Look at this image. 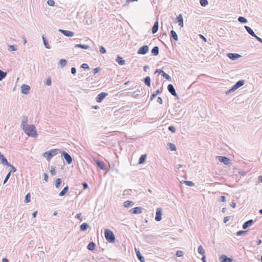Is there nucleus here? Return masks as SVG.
<instances>
[{
  "label": "nucleus",
  "mask_w": 262,
  "mask_h": 262,
  "mask_svg": "<svg viewBox=\"0 0 262 262\" xmlns=\"http://www.w3.org/2000/svg\"><path fill=\"white\" fill-rule=\"evenodd\" d=\"M236 205V203L234 202V201H232L230 204L231 207L233 208H235Z\"/></svg>",
  "instance_id": "nucleus-62"
},
{
  "label": "nucleus",
  "mask_w": 262,
  "mask_h": 262,
  "mask_svg": "<svg viewBox=\"0 0 262 262\" xmlns=\"http://www.w3.org/2000/svg\"><path fill=\"white\" fill-rule=\"evenodd\" d=\"M74 47L75 48H81L83 49H88L90 48V47L88 45H82V44L76 45Z\"/></svg>",
  "instance_id": "nucleus-32"
},
{
  "label": "nucleus",
  "mask_w": 262,
  "mask_h": 262,
  "mask_svg": "<svg viewBox=\"0 0 262 262\" xmlns=\"http://www.w3.org/2000/svg\"><path fill=\"white\" fill-rule=\"evenodd\" d=\"M75 217L78 220H79L80 221H82V218L81 217V213H78L76 216H75Z\"/></svg>",
  "instance_id": "nucleus-56"
},
{
  "label": "nucleus",
  "mask_w": 262,
  "mask_h": 262,
  "mask_svg": "<svg viewBox=\"0 0 262 262\" xmlns=\"http://www.w3.org/2000/svg\"><path fill=\"white\" fill-rule=\"evenodd\" d=\"M143 81L144 83L148 87H150L151 84H150V78L149 76H146L143 79Z\"/></svg>",
  "instance_id": "nucleus-27"
},
{
  "label": "nucleus",
  "mask_w": 262,
  "mask_h": 262,
  "mask_svg": "<svg viewBox=\"0 0 262 262\" xmlns=\"http://www.w3.org/2000/svg\"><path fill=\"white\" fill-rule=\"evenodd\" d=\"M157 102L160 104H162V103H163L162 99L160 97H158L157 98Z\"/></svg>",
  "instance_id": "nucleus-61"
},
{
  "label": "nucleus",
  "mask_w": 262,
  "mask_h": 262,
  "mask_svg": "<svg viewBox=\"0 0 262 262\" xmlns=\"http://www.w3.org/2000/svg\"><path fill=\"white\" fill-rule=\"evenodd\" d=\"M230 219V217L229 216L225 217L224 219V223H227L229 221Z\"/></svg>",
  "instance_id": "nucleus-57"
},
{
  "label": "nucleus",
  "mask_w": 262,
  "mask_h": 262,
  "mask_svg": "<svg viewBox=\"0 0 262 262\" xmlns=\"http://www.w3.org/2000/svg\"><path fill=\"white\" fill-rule=\"evenodd\" d=\"M157 96V94H152L151 96H150V100L151 101H152L154 99H155L156 98V97Z\"/></svg>",
  "instance_id": "nucleus-63"
},
{
  "label": "nucleus",
  "mask_w": 262,
  "mask_h": 262,
  "mask_svg": "<svg viewBox=\"0 0 262 262\" xmlns=\"http://www.w3.org/2000/svg\"><path fill=\"white\" fill-rule=\"evenodd\" d=\"M227 56L228 58H229L230 59H231L232 60H235L238 59V58H239L240 57H241V56L237 53H228Z\"/></svg>",
  "instance_id": "nucleus-13"
},
{
  "label": "nucleus",
  "mask_w": 262,
  "mask_h": 262,
  "mask_svg": "<svg viewBox=\"0 0 262 262\" xmlns=\"http://www.w3.org/2000/svg\"><path fill=\"white\" fill-rule=\"evenodd\" d=\"M61 183V179L60 178H57L55 181V185L56 188H58L60 185Z\"/></svg>",
  "instance_id": "nucleus-38"
},
{
  "label": "nucleus",
  "mask_w": 262,
  "mask_h": 262,
  "mask_svg": "<svg viewBox=\"0 0 262 262\" xmlns=\"http://www.w3.org/2000/svg\"><path fill=\"white\" fill-rule=\"evenodd\" d=\"M220 260L221 262H232L233 259L227 257L225 255H222L220 257Z\"/></svg>",
  "instance_id": "nucleus-15"
},
{
  "label": "nucleus",
  "mask_w": 262,
  "mask_h": 262,
  "mask_svg": "<svg viewBox=\"0 0 262 262\" xmlns=\"http://www.w3.org/2000/svg\"><path fill=\"white\" fill-rule=\"evenodd\" d=\"M60 151L58 149H53L46 151L43 154V156L48 160L50 161L51 158L56 155Z\"/></svg>",
  "instance_id": "nucleus-2"
},
{
  "label": "nucleus",
  "mask_w": 262,
  "mask_h": 262,
  "mask_svg": "<svg viewBox=\"0 0 262 262\" xmlns=\"http://www.w3.org/2000/svg\"><path fill=\"white\" fill-rule=\"evenodd\" d=\"M162 209L158 208L156 210L155 220L159 222L162 220Z\"/></svg>",
  "instance_id": "nucleus-9"
},
{
  "label": "nucleus",
  "mask_w": 262,
  "mask_h": 262,
  "mask_svg": "<svg viewBox=\"0 0 262 262\" xmlns=\"http://www.w3.org/2000/svg\"><path fill=\"white\" fill-rule=\"evenodd\" d=\"M168 148L171 151H176L177 150L176 146L174 144L168 143Z\"/></svg>",
  "instance_id": "nucleus-34"
},
{
  "label": "nucleus",
  "mask_w": 262,
  "mask_h": 262,
  "mask_svg": "<svg viewBox=\"0 0 262 262\" xmlns=\"http://www.w3.org/2000/svg\"><path fill=\"white\" fill-rule=\"evenodd\" d=\"M135 250L138 259L141 262H144V257L142 255L139 250L137 249L136 248H135Z\"/></svg>",
  "instance_id": "nucleus-17"
},
{
  "label": "nucleus",
  "mask_w": 262,
  "mask_h": 262,
  "mask_svg": "<svg viewBox=\"0 0 262 262\" xmlns=\"http://www.w3.org/2000/svg\"><path fill=\"white\" fill-rule=\"evenodd\" d=\"M216 159L221 162L225 165H230L231 164V160L226 157L216 156Z\"/></svg>",
  "instance_id": "nucleus-6"
},
{
  "label": "nucleus",
  "mask_w": 262,
  "mask_h": 262,
  "mask_svg": "<svg viewBox=\"0 0 262 262\" xmlns=\"http://www.w3.org/2000/svg\"><path fill=\"white\" fill-rule=\"evenodd\" d=\"M247 231H243V230H239L236 232V235L240 236L245 234L246 233Z\"/></svg>",
  "instance_id": "nucleus-49"
},
{
  "label": "nucleus",
  "mask_w": 262,
  "mask_h": 262,
  "mask_svg": "<svg viewBox=\"0 0 262 262\" xmlns=\"http://www.w3.org/2000/svg\"><path fill=\"white\" fill-rule=\"evenodd\" d=\"M170 39H173L174 41L178 40V36L177 33L174 30H171L170 33Z\"/></svg>",
  "instance_id": "nucleus-18"
},
{
  "label": "nucleus",
  "mask_w": 262,
  "mask_h": 262,
  "mask_svg": "<svg viewBox=\"0 0 262 262\" xmlns=\"http://www.w3.org/2000/svg\"><path fill=\"white\" fill-rule=\"evenodd\" d=\"M28 122V117L25 116H23L21 123V127L22 128H23L24 127L26 126L27 125H28L27 124Z\"/></svg>",
  "instance_id": "nucleus-23"
},
{
  "label": "nucleus",
  "mask_w": 262,
  "mask_h": 262,
  "mask_svg": "<svg viewBox=\"0 0 262 262\" xmlns=\"http://www.w3.org/2000/svg\"><path fill=\"white\" fill-rule=\"evenodd\" d=\"M42 38L43 45L45 46V47L48 49H51V46L49 45L48 40H47L46 38L44 36V35L42 36Z\"/></svg>",
  "instance_id": "nucleus-28"
},
{
  "label": "nucleus",
  "mask_w": 262,
  "mask_h": 262,
  "mask_svg": "<svg viewBox=\"0 0 262 262\" xmlns=\"http://www.w3.org/2000/svg\"><path fill=\"white\" fill-rule=\"evenodd\" d=\"M158 29H159V21L158 20H157L155 22L154 26L151 29V31H152V34H155L156 33H157L158 30Z\"/></svg>",
  "instance_id": "nucleus-19"
},
{
  "label": "nucleus",
  "mask_w": 262,
  "mask_h": 262,
  "mask_svg": "<svg viewBox=\"0 0 262 262\" xmlns=\"http://www.w3.org/2000/svg\"><path fill=\"white\" fill-rule=\"evenodd\" d=\"M81 68L84 70H88L90 69V67L87 63H82L81 65Z\"/></svg>",
  "instance_id": "nucleus-46"
},
{
  "label": "nucleus",
  "mask_w": 262,
  "mask_h": 262,
  "mask_svg": "<svg viewBox=\"0 0 262 262\" xmlns=\"http://www.w3.org/2000/svg\"><path fill=\"white\" fill-rule=\"evenodd\" d=\"M238 21L242 24H245L247 23V19L243 16H239L238 17Z\"/></svg>",
  "instance_id": "nucleus-35"
},
{
  "label": "nucleus",
  "mask_w": 262,
  "mask_h": 262,
  "mask_svg": "<svg viewBox=\"0 0 262 262\" xmlns=\"http://www.w3.org/2000/svg\"><path fill=\"white\" fill-rule=\"evenodd\" d=\"M11 171H10L7 174L4 181V184H5L7 181L8 180V179H9L10 177V175H11Z\"/></svg>",
  "instance_id": "nucleus-45"
},
{
  "label": "nucleus",
  "mask_w": 262,
  "mask_h": 262,
  "mask_svg": "<svg viewBox=\"0 0 262 262\" xmlns=\"http://www.w3.org/2000/svg\"><path fill=\"white\" fill-rule=\"evenodd\" d=\"M89 227L90 226L87 223H84L80 225V230L81 231H86Z\"/></svg>",
  "instance_id": "nucleus-26"
},
{
  "label": "nucleus",
  "mask_w": 262,
  "mask_h": 262,
  "mask_svg": "<svg viewBox=\"0 0 262 262\" xmlns=\"http://www.w3.org/2000/svg\"><path fill=\"white\" fill-rule=\"evenodd\" d=\"M200 3L202 6L205 7L208 5V2L207 0H200Z\"/></svg>",
  "instance_id": "nucleus-42"
},
{
  "label": "nucleus",
  "mask_w": 262,
  "mask_h": 262,
  "mask_svg": "<svg viewBox=\"0 0 262 262\" xmlns=\"http://www.w3.org/2000/svg\"><path fill=\"white\" fill-rule=\"evenodd\" d=\"M146 155H141L139 159L138 164H142L144 163L146 160Z\"/></svg>",
  "instance_id": "nucleus-33"
},
{
  "label": "nucleus",
  "mask_w": 262,
  "mask_h": 262,
  "mask_svg": "<svg viewBox=\"0 0 262 262\" xmlns=\"http://www.w3.org/2000/svg\"><path fill=\"white\" fill-rule=\"evenodd\" d=\"M59 31L67 37H72L74 35V33L71 31L59 29Z\"/></svg>",
  "instance_id": "nucleus-12"
},
{
  "label": "nucleus",
  "mask_w": 262,
  "mask_h": 262,
  "mask_svg": "<svg viewBox=\"0 0 262 262\" xmlns=\"http://www.w3.org/2000/svg\"><path fill=\"white\" fill-rule=\"evenodd\" d=\"M6 73L0 70V81L2 80L6 76Z\"/></svg>",
  "instance_id": "nucleus-40"
},
{
  "label": "nucleus",
  "mask_w": 262,
  "mask_h": 262,
  "mask_svg": "<svg viewBox=\"0 0 262 262\" xmlns=\"http://www.w3.org/2000/svg\"><path fill=\"white\" fill-rule=\"evenodd\" d=\"M50 173L52 176H54L56 174L55 169L53 166H51Z\"/></svg>",
  "instance_id": "nucleus-51"
},
{
  "label": "nucleus",
  "mask_w": 262,
  "mask_h": 262,
  "mask_svg": "<svg viewBox=\"0 0 262 262\" xmlns=\"http://www.w3.org/2000/svg\"><path fill=\"white\" fill-rule=\"evenodd\" d=\"M104 235L106 239L110 243L115 242V237L113 232L109 229H105L104 231Z\"/></svg>",
  "instance_id": "nucleus-3"
},
{
  "label": "nucleus",
  "mask_w": 262,
  "mask_h": 262,
  "mask_svg": "<svg viewBox=\"0 0 262 262\" xmlns=\"http://www.w3.org/2000/svg\"><path fill=\"white\" fill-rule=\"evenodd\" d=\"M245 29L247 31V32L251 35L252 36L254 37L256 36V34L253 31V30L249 26H245Z\"/></svg>",
  "instance_id": "nucleus-24"
},
{
  "label": "nucleus",
  "mask_w": 262,
  "mask_h": 262,
  "mask_svg": "<svg viewBox=\"0 0 262 262\" xmlns=\"http://www.w3.org/2000/svg\"><path fill=\"white\" fill-rule=\"evenodd\" d=\"M151 54L154 56H157L159 53V48L158 46L154 47L151 51Z\"/></svg>",
  "instance_id": "nucleus-25"
},
{
  "label": "nucleus",
  "mask_w": 262,
  "mask_h": 262,
  "mask_svg": "<svg viewBox=\"0 0 262 262\" xmlns=\"http://www.w3.org/2000/svg\"><path fill=\"white\" fill-rule=\"evenodd\" d=\"M30 201H31V195H30V193H28L25 196V202L26 203H29L30 202Z\"/></svg>",
  "instance_id": "nucleus-43"
},
{
  "label": "nucleus",
  "mask_w": 262,
  "mask_h": 262,
  "mask_svg": "<svg viewBox=\"0 0 262 262\" xmlns=\"http://www.w3.org/2000/svg\"><path fill=\"white\" fill-rule=\"evenodd\" d=\"M177 19L178 20V22L179 23V25L181 26V27H183L184 26V23H183V18L182 14H179L177 18Z\"/></svg>",
  "instance_id": "nucleus-22"
},
{
  "label": "nucleus",
  "mask_w": 262,
  "mask_h": 262,
  "mask_svg": "<svg viewBox=\"0 0 262 262\" xmlns=\"http://www.w3.org/2000/svg\"><path fill=\"white\" fill-rule=\"evenodd\" d=\"M67 60L64 59H60L59 61V65L61 68H63L67 64Z\"/></svg>",
  "instance_id": "nucleus-36"
},
{
  "label": "nucleus",
  "mask_w": 262,
  "mask_h": 262,
  "mask_svg": "<svg viewBox=\"0 0 262 262\" xmlns=\"http://www.w3.org/2000/svg\"><path fill=\"white\" fill-rule=\"evenodd\" d=\"M82 186L84 189H86L88 188V187H89L88 184L86 182L83 183Z\"/></svg>",
  "instance_id": "nucleus-60"
},
{
  "label": "nucleus",
  "mask_w": 262,
  "mask_h": 262,
  "mask_svg": "<svg viewBox=\"0 0 262 262\" xmlns=\"http://www.w3.org/2000/svg\"><path fill=\"white\" fill-rule=\"evenodd\" d=\"M184 183L186 185H187L188 186H190V187H192L194 185V183L193 182L190 181H184Z\"/></svg>",
  "instance_id": "nucleus-39"
},
{
  "label": "nucleus",
  "mask_w": 262,
  "mask_h": 262,
  "mask_svg": "<svg viewBox=\"0 0 262 262\" xmlns=\"http://www.w3.org/2000/svg\"><path fill=\"white\" fill-rule=\"evenodd\" d=\"M101 69L99 67H97L93 70V73L94 74L98 73L100 71Z\"/></svg>",
  "instance_id": "nucleus-54"
},
{
  "label": "nucleus",
  "mask_w": 262,
  "mask_h": 262,
  "mask_svg": "<svg viewBox=\"0 0 262 262\" xmlns=\"http://www.w3.org/2000/svg\"><path fill=\"white\" fill-rule=\"evenodd\" d=\"M149 51V48L147 45H144L141 47L138 50L137 53L141 55L146 54Z\"/></svg>",
  "instance_id": "nucleus-7"
},
{
  "label": "nucleus",
  "mask_w": 262,
  "mask_h": 262,
  "mask_svg": "<svg viewBox=\"0 0 262 262\" xmlns=\"http://www.w3.org/2000/svg\"><path fill=\"white\" fill-rule=\"evenodd\" d=\"M72 74H75L76 73V69L75 67H72L71 70Z\"/></svg>",
  "instance_id": "nucleus-58"
},
{
  "label": "nucleus",
  "mask_w": 262,
  "mask_h": 262,
  "mask_svg": "<svg viewBox=\"0 0 262 262\" xmlns=\"http://www.w3.org/2000/svg\"><path fill=\"white\" fill-rule=\"evenodd\" d=\"M43 175V180L46 182H47L48 180V174L46 173H44Z\"/></svg>",
  "instance_id": "nucleus-59"
},
{
  "label": "nucleus",
  "mask_w": 262,
  "mask_h": 262,
  "mask_svg": "<svg viewBox=\"0 0 262 262\" xmlns=\"http://www.w3.org/2000/svg\"><path fill=\"white\" fill-rule=\"evenodd\" d=\"M95 244L93 242H92L88 244V245L87 246V248L89 250L93 251L95 249Z\"/></svg>",
  "instance_id": "nucleus-30"
},
{
  "label": "nucleus",
  "mask_w": 262,
  "mask_h": 262,
  "mask_svg": "<svg viewBox=\"0 0 262 262\" xmlns=\"http://www.w3.org/2000/svg\"><path fill=\"white\" fill-rule=\"evenodd\" d=\"M0 161H1V163L3 164L4 165H7L8 166H11V164L7 161V160L4 157V155H3L0 158Z\"/></svg>",
  "instance_id": "nucleus-21"
},
{
  "label": "nucleus",
  "mask_w": 262,
  "mask_h": 262,
  "mask_svg": "<svg viewBox=\"0 0 262 262\" xmlns=\"http://www.w3.org/2000/svg\"><path fill=\"white\" fill-rule=\"evenodd\" d=\"M167 90L168 92L173 96L178 97L177 94L176 92L173 85L171 84H169L167 86Z\"/></svg>",
  "instance_id": "nucleus-11"
},
{
  "label": "nucleus",
  "mask_w": 262,
  "mask_h": 262,
  "mask_svg": "<svg viewBox=\"0 0 262 262\" xmlns=\"http://www.w3.org/2000/svg\"><path fill=\"white\" fill-rule=\"evenodd\" d=\"M8 50L9 51H15L17 50V48L14 45H10L9 46Z\"/></svg>",
  "instance_id": "nucleus-44"
},
{
  "label": "nucleus",
  "mask_w": 262,
  "mask_h": 262,
  "mask_svg": "<svg viewBox=\"0 0 262 262\" xmlns=\"http://www.w3.org/2000/svg\"><path fill=\"white\" fill-rule=\"evenodd\" d=\"M107 95L108 94L106 93H100L96 98V101L97 102H101L107 96Z\"/></svg>",
  "instance_id": "nucleus-8"
},
{
  "label": "nucleus",
  "mask_w": 262,
  "mask_h": 262,
  "mask_svg": "<svg viewBox=\"0 0 262 262\" xmlns=\"http://www.w3.org/2000/svg\"><path fill=\"white\" fill-rule=\"evenodd\" d=\"M254 37L257 39V40H258L259 42L262 43V39L261 38L259 37L256 35V36H254Z\"/></svg>",
  "instance_id": "nucleus-64"
},
{
  "label": "nucleus",
  "mask_w": 262,
  "mask_h": 262,
  "mask_svg": "<svg viewBox=\"0 0 262 262\" xmlns=\"http://www.w3.org/2000/svg\"><path fill=\"white\" fill-rule=\"evenodd\" d=\"M116 61L120 66H122V65L124 64V63H125V60L124 59H123V58L119 56H117V58L116 59Z\"/></svg>",
  "instance_id": "nucleus-29"
},
{
  "label": "nucleus",
  "mask_w": 262,
  "mask_h": 262,
  "mask_svg": "<svg viewBox=\"0 0 262 262\" xmlns=\"http://www.w3.org/2000/svg\"><path fill=\"white\" fill-rule=\"evenodd\" d=\"M168 130L174 133L176 132V128L173 126H169L168 127Z\"/></svg>",
  "instance_id": "nucleus-52"
},
{
  "label": "nucleus",
  "mask_w": 262,
  "mask_h": 262,
  "mask_svg": "<svg viewBox=\"0 0 262 262\" xmlns=\"http://www.w3.org/2000/svg\"><path fill=\"white\" fill-rule=\"evenodd\" d=\"M183 255V252L182 251H177L176 252V255L178 257H181Z\"/></svg>",
  "instance_id": "nucleus-53"
},
{
  "label": "nucleus",
  "mask_w": 262,
  "mask_h": 262,
  "mask_svg": "<svg viewBox=\"0 0 262 262\" xmlns=\"http://www.w3.org/2000/svg\"><path fill=\"white\" fill-rule=\"evenodd\" d=\"M162 76L168 80L170 81L171 79V77L164 71L162 72Z\"/></svg>",
  "instance_id": "nucleus-41"
},
{
  "label": "nucleus",
  "mask_w": 262,
  "mask_h": 262,
  "mask_svg": "<svg viewBox=\"0 0 262 262\" xmlns=\"http://www.w3.org/2000/svg\"><path fill=\"white\" fill-rule=\"evenodd\" d=\"M94 161L97 165L102 170L105 169V165L104 162L97 159H94Z\"/></svg>",
  "instance_id": "nucleus-14"
},
{
  "label": "nucleus",
  "mask_w": 262,
  "mask_h": 262,
  "mask_svg": "<svg viewBox=\"0 0 262 262\" xmlns=\"http://www.w3.org/2000/svg\"><path fill=\"white\" fill-rule=\"evenodd\" d=\"M143 208L140 207H136L132 208V214H140L142 212Z\"/></svg>",
  "instance_id": "nucleus-20"
},
{
  "label": "nucleus",
  "mask_w": 262,
  "mask_h": 262,
  "mask_svg": "<svg viewBox=\"0 0 262 262\" xmlns=\"http://www.w3.org/2000/svg\"><path fill=\"white\" fill-rule=\"evenodd\" d=\"M47 4L50 6H54L55 5V2L54 0H48L47 1Z\"/></svg>",
  "instance_id": "nucleus-48"
},
{
  "label": "nucleus",
  "mask_w": 262,
  "mask_h": 262,
  "mask_svg": "<svg viewBox=\"0 0 262 262\" xmlns=\"http://www.w3.org/2000/svg\"><path fill=\"white\" fill-rule=\"evenodd\" d=\"M61 156L68 164H70L72 163V158L68 152H67L65 151H62L61 152Z\"/></svg>",
  "instance_id": "nucleus-5"
},
{
  "label": "nucleus",
  "mask_w": 262,
  "mask_h": 262,
  "mask_svg": "<svg viewBox=\"0 0 262 262\" xmlns=\"http://www.w3.org/2000/svg\"><path fill=\"white\" fill-rule=\"evenodd\" d=\"M254 223V221L253 220L251 219V220H249L246 222H245L243 226H242V228L244 229H246L247 228H248L249 227H250V226H251Z\"/></svg>",
  "instance_id": "nucleus-16"
},
{
  "label": "nucleus",
  "mask_w": 262,
  "mask_h": 262,
  "mask_svg": "<svg viewBox=\"0 0 262 262\" xmlns=\"http://www.w3.org/2000/svg\"><path fill=\"white\" fill-rule=\"evenodd\" d=\"M68 190L69 187L67 185V186L64 187V188L59 192V195L61 196L64 195L68 192Z\"/></svg>",
  "instance_id": "nucleus-31"
},
{
  "label": "nucleus",
  "mask_w": 262,
  "mask_h": 262,
  "mask_svg": "<svg viewBox=\"0 0 262 262\" xmlns=\"http://www.w3.org/2000/svg\"><path fill=\"white\" fill-rule=\"evenodd\" d=\"M30 90V87L27 84H23L21 86V93L27 95L29 93V91Z\"/></svg>",
  "instance_id": "nucleus-10"
},
{
  "label": "nucleus",
  "mask_w": 262,
  "mask_h": 262,
  "mask_svg": "<svg viewBox=\"0 0 262 262\" xmlns=\"http://www.w3.org/2000/svg\"><path fill=\"white\" fill-rule=\"evenodd\" d=\"M131 205V201H126L124 203L123 206L125 207H128Z\"/></svg>",
  "instance_id": "nucleus-50"
},
{
  "label": "nucleus",
  "mask_w": 262,
  "mask_h": 262,
  "mask_svg": "<svg viewBox=\"0 0 262 262\" xmlns=\"http://www.w3.org/2000/svg\"><path fill=\"white\" fill-rule=\"evenodd\" d=\"M99 51L101 54H105L106 52V49L103 46H100Z\"/></svg>",
  "instance_id": "nucleus-47"
},
{
  "label": "nucleus",
  "mask_w": 262,
  "mask_h": 262,
  "mask_svg": "<svg viewBox=\"0 0 262 262\" xmlns=\"http://www.w3.org/2000/svg\"><path fill=\"white\" fill-rule=\"evenodd\" d=\"M24 132L29 137H35L37 132L35 126L34 125H28L22 128Z\"/></svg>",
  "instance_id": "nucleus-1"
},
{
  "label": "nucleus",
  "mask_w": 262,
  "mask_h": 262,
  "mask_svg": "<svg viewBox=\"0 0 262 262\" xmlns=\"http://www.w3.org/2000/svg\"><path fill=\"white\" fill-rule=\"evenodd\" d=\"M198 253H199L200 254H202V255H203L205 253V250H204L203 247L202 245H200L199 247H198Z\"/></svg>",
  "instance_id": "nucleus-37"
},
{
  "label": "nucleus",
  "mask_w": 262,
  "mask_h": 262,
  "mask_svg": "<svg viewBox=\"0 0 262 262\" xmlns=\"http://www.w3.org/2000/svg\"><path fill=\"white\" fill-rule=\"evenodd\" d=\"M51 78H48L47 79V81L46 82V84L47 85H48V86H50L51 85Z\"/></svg>",
  "instance_id": "nucleus-55"
},
{
  "label": "nucleus",
  "mask_w": 262,
  "mask_h": 262,
  "mask_svg": "<svg viewBox=\"0 0 262 262\" xmlns=\"http://www.w3.org/2000/svg\"><path fill=\"white\" fill-rule=\"evenodd\" d=\"M245 83V81L244 80H239L237 82L235 83V84L229 90L226 92V94H229L230 93L233 92L241 86H243Z\"/></svg>",
  "instance_id": "nucleus-4"
}]
</instances>
